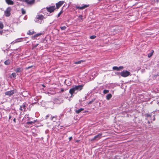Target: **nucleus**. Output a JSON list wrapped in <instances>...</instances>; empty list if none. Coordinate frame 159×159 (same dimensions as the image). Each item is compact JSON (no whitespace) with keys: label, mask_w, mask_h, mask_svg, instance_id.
Instances as JSON below:
<instances>
[{"label":"nucleus","mask_w":159,"mask_h":159,"mask_svg":"<svg viewBox=\"0 0 159 159\" xmlns=\"http://www.w3.org/2000/svg\"><path fill=\"white\" fill-rule=\"evenodd\" d=\"M42 86H43V87H45V86L44 85H43H43H42Z\"/></svg>","instance_id":"obj_44"},{"label":"nucleus","mask_w":159,"mask_h":159,"mask_svg":"<svg viewBox=\"0 0 159 159\" xmlns=\"http://www.w3.org/2000/svg\"><path fill=\"white\" fill-rule=\"evenodd\" d=\"M72 139V136L70 137L69 138V141H70Z\"/></svg>","instance_id":"obj_36"},{"label":"nucleus","mask_w":159,"mask_h":159,"mask_svg":"<svg viewBox=\"0 0 159 159\" xmlns=\"http://www.w3.org/2000/svg\"><path fill=\"white\" fill-rule=\"evenodd\" d=\"M92 101H90V102H89V103L88 104H91V103H92Z\"/></svg>","instance_id":"obj_42"},{"label":"nucleus","mask_w":159,"mask_h":159,"mask_svg":"<svg viewBox=\"0 0 159 159\" xmlns=\"http://www.w3.org/2000/svg\"><path fill=\"white\" fill-rule=\"evenodd\" d=\"M23 71V69L21 67H18L16 68L15 70V71L16 72H20Z\"/></svg>","instance_id":"obj_13"},{"label":"nucleus","mask_w":159,"mask_h":159,"mask_svg":"<svg viewBox=\"0 0 159 159\" xmlns=\"http://www.w3.org/2000/svg\"><path fill=\"white\" fill-rule=\"evenodd\" d=\"M13 121L15 123H16V119L15 118H14L13 119Z\"/></svg>","instance_id":"obj_38"},{"label":"nucleus","mask_w":159,"mask_h":159,"mask_svg":"<svg viewBox=\"0 0 159 159\" xmlns=\"http://www.w3.org/2000/svg\"><path fill=\"white\" fill-rule=\"evenodd\" d=\"M112 95L111 93H109L107 94L106 96V99L107 100H109L112 97Z\"/></svg>","instance_id":"obj_15"},{"label":"nucleus","mask_w":159,"mask_h":159,"mask_svg":"<svg viewBox=\"0 0 159 159\" xmlns=\"http://www.w3.org/2000/svg\"><path fill=\"white\" fill-rule=\"evenodd\" d=\"M112 69L113 70H118V67H117V66H113V67H112Z\"/></svg>","instance_id":"obj_27"},{"label":"nucleus","mask_w":159,"mask_h":159,"mask_svg":"<svg viewBox=\"0 0 159 159\" xmlns=\"http://www.w3.org/2000/svg\"><path fill=\"white\" fill-rule=\"evenodd\" d=\"M102 133L99 134H98L95 136L93 139H91V141H93L94 140H98L102 138Z\"/></svg>","instance_id":"obj_4"},{"label":"nucleus","mask_w":159,"mask_h":159,"mask_svg":"<svg viewBox=\"0 0 159 159\" xmlns=\"http://www.w3.org/2000/svg\"><path fill=\"white\" fill-rule=\"evenodd\" d=\"M21 12L23 15L25 14L26 13L25 11L23 8L21 9Z\"/></svg>","instance_id":"obj_31"},{"label":"nucleus","mask_w":159,"mask_h":159,"mask_svg":"<svg viewBox=\"0 0 159 159\" xmlns=\"http://www.w3.org/2000/svg\"><path fill=\"white\" fill-rule=\"evenodd\" d=\"M34 67V66H28V67H26L25 69L26 70L29 69H30V68H31L32 67Z\"/></svg>","instance_id":"obj_33"},{"label":"nucleus","mask_w":159,"mask_h":159,"mask_svg":"<svg viewBox=\"0 0 159 159\" xmlns=\"http://www.w3.org/2000/svg\"><path fill=\"white\" fill-rule=\"evenodd\" d=\"M55 9V6H52L48 7H46V9L50 13L53 12Z\"/></svg>","instance_id":"obj_5"},{"label":"nucleus","mask_w":159,"mask_h":159,"mask_svg":"<svg viewBox=\"0 0 159 159\" xmlns=\"http://www.w3.org/2000/svg\"><path fill=\"white\" fill-rule=\"evenodd\" d=\"M61 91L62 92H63L64 91V89H61Z\"/></svg>","instance_id":"obj_41"},{"label":"nucleus","mask_w":159,"mask_h":159,"mask_svg":"<svg viewBox=\"0 0 159 159\" xmlns=\"http://www.w3.org/2000/svg\"><path fill=\"white\" fill-rule=\"evenodd\" d=\"M20 110L21 111H23V110L22 109V107H21V106H20Z\"/></svg>","instance_id":"obj_35"},{"label":"nucleus","mask_w":159,"mask_h":159,"mask_svg":"<svg viewBox=\"0 0 159 159\" xmlns=\"http://www.w3.org/2000/svg\"><path fill=\"white\" fill-rule=\"evenodd\" d=\"M64 3V1H60L56 4V8L59 9Z\"/></svg>","instance_id":"obj_8"},{"label":"nucleus","mask_w":159,"mask_h":159,"mask_svg":"<svg viewBox=\"0 0 159 159\" xmlns=\"http://www.w3.org/2000/svg\"><path fill=\"white\" fill-rule=\"evenodd\" d=\"M145 116L146 117V119L147 120H149L151 121V123L154 121L155 120V116L154 115L153 116H152L151 113L148 114L147 113L145 114Z\"/></svg>","instance_id":"obj_1"},{"label":"nucleus","mask_w":159,"mask_h":159,"mask_svg":"<svg viewBox=\"0 0 159 159\" xmlns=\"http://www.w3.org/2000/svg\"><path fill=\"white\" fill-rule=\"evenodd\" d=\"M60 28L61 30H63L66 29V27L65 26H61L60 27Z\"/></svg>","instance_id":"obj_26"},{"label":"nucleus","mask_w":159,"mask_h":159,"mask_svg":"<svg viewBox=\"0 0 159 159\" xmlns=\"http://www.w3.org/2000/svg\"><path fill=\"white\" fill-rule=\"evenodd\" d=\"M4 27L3 25L2 22H0V29H2Z\"/></svg>","instance_id":"obj_25"},{"label":"nucleus","mask_w":159,"mask_h":159,"mask_svg":"<svg viewBox=\"0 0 159 159\" xmlns=\"http://www.w3.org/2000/svg\"><path fill=\"white\" fill-rule=\"evenodd\" d=\"M78 141L77 140V141H76V142H78Z\"/></svg>","instance_id":"obj_46"},{"label":"nucleus","mask_w":159,"mask_h":159,"mask_svg":"<svg viewBox=\"0 0 159 159\" xmlns=\"http://www.w3.org/2000/svg\"><path fill=\"white\" fill-rule=\"evenodd\" d=\"M63 12L62 9L60 12L57 15V17H59L61 15Z\"/></svg>","instance_id":"obj_30"},{"label":"nucleus","mask_w":159,"mask_h":159,"mask_svg":"<svg viewBox=\"0 0 159 159\" xmlns=\"http://www.w3.org/2000/svg\"><path fill=\"white\" fill-rule=\"evenodd\" d=\"M36 121V120H34L33 121H28L26 122V124L28 125L32 124H33L35 123Z\"/></svg>","instance_id":"obj_20"},{"label":"nucleus","mask_w":159,"mask_h":159,"mask_svg":"<svg viewBox=\"0 0 159 159\" xmlns=\"http://www.w3.org/2000/svg\"><path fill=\"white\" fill-rule=\"evenodd\" d=\"M15 93L14 90H11L10 91H7L5 93V95H8L9 96H11Z\"/></svg>","instance_id":"obj_7"},{"label":"nucleus","mask_w":159,"mask_h":159,"mask_svg":"<svg viewBox=\"0 0 159 159\" xmlns=\"http://www.w3.org/2000/svg\"><path fill=\"white\" fill-rule=\"evenodd\" d=\"M96 36L95 35H93L90 37V38L91 39H93L96 38Z\"/></svg>","instance_id":"obj_29"},{"label":"nucleus","mask_w":159,"mask_h":159,"mask_svg":"<svg viewBox=\"0 0 159 159\" xmlns=\"http://www.w3.org/2000/svg\"><path fill=\"white\" fill-rule=\"evenodd\" d=\"M6 3L8 5H13L14 4V2L11 0H5Z\"/></svg>","instance_id":"obj_14"},{"label":"nucleus","mask_w":159,"mask_h":159,"mask_svg":"<svg viewBox=\"0 0 159 159\" xmlns=\"http://www.w3.org/2000/svg\"><path fill=\"white\" fill-rule=\"evenodd\" d=\"M10 60H7L4 62V64L6 65H9L10 64Z\"/></svg>","instance_id":"obj_17"},{"label":"nucleus","mask_w":159,"mask_h":159,"mask_svg":"<svg viewBox=\"0 0 159 159\" xmlns=\"http://www.w3.org/2000/svg\"><path fill=\"white\" fill-rule=\"evenodd\" d=\"M26 103L25 102L24 103H23V104L21 106L22 108L24 109V111H25V109L26 108Z\"/></svg>","instance_id":"obj_21"},{"label":"nucleus","mask_w":159,"mask_h":159,"mask_svg":"<svg viewBox=\"0 0 159 159\" xmlns=\"http://www.w3.org/2000/svg\"><path fill=\"white\" fill-rule=\"evenodd\" d=\"M151 123V121H150V120H148V124H150Z\"/></svg>","instance_id":"obj_37"},{"label":"nucleus","mask_w":159,"mask_h":159,"mask_svg":"<svg viewBox=\"0 0 159 159\" xmlns=\"http://www.w3.org/2000/svg\"><path fill=\"white\" fill-rule=\"evenodd\" d=\"M11 115H9V120H10V119H11Z\"/></svg>","instance_id":"obj_40"},{"label":"nucleus","mask_w":159,"mask_h":159,"mask_svg":"<svg viewBox=\"0 0 159 159\" xmlns=\"http://www.w3.org/2000/svg\"><path fill=\"white\" fill-rule=\"evenodd\" d=\"M84 61H84L83 60H80V61H77L75 62L74 63L75 64H79L81 63L82 62H84Z\"/></svg>","instance_id":"obj_22"},{"label":"nucleus","mask_w":159,"mask_h":159,"mask_svg":"<svg viewBox=\"0 0 159 159\" xmlns=\"http://www.w3.org/2000/svg\"><path fill=\"white\" fill-rule=\"evenodd\" d=\"M45 18L44 17L43 15L41 14L38 15L35 17L36 22L39 23V20L42 21Z\"/></svg>","instance_id":"obj_3"},{"label":"nucleus","mask_w":159,"mask_h":159,"mask_svg":"<svg viewBox=\"0 0 159 159\" xmlns=\"http://www.w3.org/2000/svg\"><path fill=\"white\" fill-rule=\"evenodd\" d=\"M124 67L123 66H120L119 67H118V70H122L123 69Z\"/></svg>","instance_id":"obj_32"},{"label":"nucleus","mask_w":159,"mask_h":159,"mask_svg":"<svg viewBox=\"0 0 159 159\" xmlns=\"http://www.w3.org/2000/svg\"><path fill=\"white\" fill-rule=\"evenodd\" d=\"M109 92V90H106V89L104 90L103 91V93L104 94H106V93H108Z\"/></svg>","instance_id":"obj_28"},{"label":"nucleus","mask_w":159,"mask_h":159,"mask_svg":"<svg viewBox=\"0 0 159 159\" xmlns=\"http://www.w3.org/2000/svg\"><path fill=\"white\" fill-rule=\"evenodd\" d=\"M35 33V32L34 31H31L30 30H29L28 31V32H27V34L30 35H32L33 34H34Z\"/></svg>","instance_id":"obj_19"},{"label":"nucleus","mask_w":159,"mask_h":159,"mask_svg":"<svg viewBox=\"0 0 159 159\" xmlns=\"http://www.w3.org/2000/svg\"><path fill=\"white\" fill-rule=\"evenodd\" d=\"M89 4L88 5H84L82 7H80V6H77L76 7V9H78L79 10H83L84 9L86 8H87L88 7H89Z\"/></svg>","instance_id":"obj_9"},{"label":"nucleus","mask_w":159,"mask_h":159,"mask_svg":"<svg viewBox=\"0 0 159 159\" xmlns=\"http://www.w3.org/2000/svg\"><path fill=\"white\" fill-rule=\"evenodd\" d=\"M38 45V44H36L35 45V47H37V46Z\"/></svg>","instance_id":"obj_43"},{"label":"nucleus","mask_w":159,"mask_h":159,"mask_svg":"<svg viewBox=\"0 0 159 159\" xmlns=\"http://www.w3.org/2000/svg\"><path fill=\"white\" fill-rule=\"evenodd\" d=\"M5 32H3V31L2 30V31H0V35H2V34L3 33H4Z\"/></svg>","instance_id":"obj_34"},{"label":"nucleus","mask_w":159,"mask_h":159,"mask_svg":"<svg viewBox=\"0 0 159 159\" xmlns=\"http://www.w3.org/2000/svg\"><path fill=\"white\" fill-rule=\"evenodd\" d=\"M28 4L32 5L35 2V0H23Z\"/></svg>","instance_id":"obj_10"},{"label":"nucleus","mask_w":159,"mask_h":159,"mask_svg":"<svg viewBox=\"0 0 159 159\" xmlns=\"http://www.w3.org/2000/svg\"><path fill=\"white\" fill-rule=\"evenodd\" d=\"M76 90V89H75L74 87L70 89L69 93L71 94V96H73V94Z\"/></svg>","instance_id":"obj_12"},{"label":"nucleus","mask_w":159,"mask_h":159,"mask_svg":"<svg viewBox=\"0 0 159 159\" xmlns=\"http://www.w3.org/2000/svg\"><path fill=\"white\" fill-rule=\"evenodd\" d=\"M120 74L121 76L124 77H126L129 75L130 74V73L129 71L124 70L120 72Z\"/></svg>","instance_id":"obj_2"},{"label":"nucleus","mask_w":159,"mask_h":159,"mask_svg":"<svg viewBox=\"0 0 159 159\" xmlns=\"http://www.w3.org/2000/svg\"><path fill=\"white\" fill-rule=\"evenodd\" d=\"M154 52V50H152V52L151 53H149L148 54V57L149 58L151 57L152 56Z\"/></svg>","instance_id":"obj_18"},{"label":"nucleus","mask_w":159,"mask_h":159,"mask_svg":"<svg viewBox=\"0 0 159 159\" xmlns=\"http://www.w3.org/2000/svg\"><path fill=\"white\" fill-rule=\"evenodd\" d=\"M16 73L13 72L11 74L10 77L11 78L12 77H13V78H15L16 77Z\"/></svg>","instance_id":"obj_24"},{"label":"nucleus","mask_w":159,"mask_h":159,"mask_svg":"<svg viewBox=\"0 0 159 159\" xmlns=\"http://www.w3.org/2000/svg\"><path fill=\"white\" fill-rule=\"evenodd\" d=\"M11 9L10 7H8L6 10L5 11V15L7 17L9 16L11 14L10 12Z\"/></svg>","instance_id":"obj_6"},{"label":"nucleus","mask_w":159,"mask_h":159,"mask_svg":"<svg viewBox=\"0 0 159 159\" xmlns=\"http://www.w3.org/2000/svg\"><path fill=\"white\" fill-rule=\"evenodd\" d=\"M55 117H56V116H53V117H52V118H51V120H53V118H55Z\"/></svg>","instance_id":"obj_39"},{"label":"nucleus","mask_w":159,"mask_h":159,"mask_svg":"<svg viewBox=\"0 0 159 159\" xmlns=\"http://www.w3.org/2000/svg\"><path fill=\"white\" fill-rule=\"evenodd\" d=\"M84 110V108H81L80 109H78V110H76L75 111V112L77 114H79L80 112H81L82 111Z\"/></svg>","instance_id":"obj_16"},{"label":"nucleus","mask_w":159,"mask_h":159,"mask_svg":"<svg viewBox=\"0 0 159 159\" xmlns=\"http://www.w3.org/2000/svg\"><path fill=\"white\" fill-rule=\"evenodd\" d=\"M84 85H78L74 87L76 90H81L83 88Z\"/></svg>","instance_id":"obj_11"},{"label":"nucleus","mask_w":159,"mask_h":159,"mask_svg":"<svg viewBox=\"0 0 159 159\" xmlns=\"http://www.w3.org/2000/svg\"><path fill=\"white\" fill-rule=\"evenodd\" d=\"M42 34L41 33H38L37 34H35L33 38L34 39H36V38L37 37H38L40 35H41Z\"/></svg>","instance_id":"obj_23"},{"label":"nucleus","mask_w":159,"mask_h":159,"mask_svg":"<svg viewBox=\"0 0 159 159\" xmlns=\"http://www.w3.org/2000/svg\"><path fill=\"white\" fill-rule=\"evenodd\" d=\"M48 116H48V115H47L46 116L47 117H48Z\"/></svg>","instance_id":"obj_45"}]
</instances>
